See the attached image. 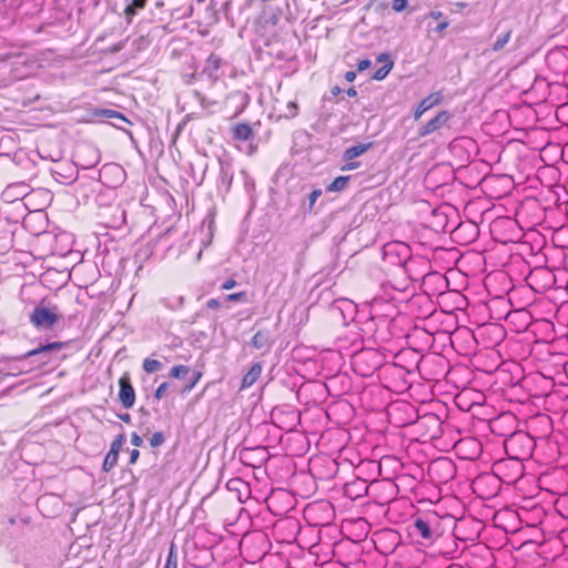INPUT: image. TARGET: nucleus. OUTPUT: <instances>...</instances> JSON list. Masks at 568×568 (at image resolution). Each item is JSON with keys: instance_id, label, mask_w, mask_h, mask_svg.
Returning a JSON list of instances; mask_svg holds the SVG:
<instances>
[{"instance_id": "nucleus-1", "label": "nucleus", "mask_w": 568, "mask_h": 568, "mask_svg": "<svg viewBox=\"0 0 568 568\" xmlns=\"http://www.w3.org/2000/svg\"><path fill=\"white\" fill-rule=\"evenodd\" d=\"M534 443L525 433H515L505 440L506 450L513 456L493 466L494 474L506 485L516 484L524 475L523 459L531 454Z\"/></svg>"}, {"instance_id": "nucleus-2", "label": "nucleus", "mask_w": 568, "mask_h": 568, "mask_svg": "<svg viewBox=\"0 0 568 568\" xmlns=\"http://www.w3.org/2000/svg\"><path fill=\"white\" fill-rule=\"evenodd\" d=\"M382 363L381 354L373 348L362 349L352 357L354 371L363 377L372 376L382 366Z\"/></svg>"}, {"instance_id": "nucleus-3", "label": "nucleus", "mask_w": 568, "mask_h": 568, "mask_svg": "<svg viewBox=\"0 0 568 568\" xmlns=\"http://www.w3.org/2000/svg\"><path fill=\"white\" fill-rule=\"evenodd\" d=\"M60 315L57 305L49 307L42 300L30 313L29 321L32 326L38 331H50L59 322Z\"/></svg>"}, {"instance_id": "nucleus-4", "label": "nucleus", "mask_w": 568, "mask_h": 568, "mask_svg": "<svg viewBox=\"0 0 568 568\" xmlns=\"http://www.w3.org/2000/svg\"><path fill=\"white\" fill-rule=\"evenodd\" d=\"M416 428L425 439H435L440 434V423L436 415H424L416 422Z\"/></svg>"}, {"instance_id": "nucleus-5", "label": "nucleus", "mask_w": 568, "mask_h": 568, "mask_svg": "<svg viewBox=\"0 0 568 568\" xmlns=\"http://www.w3.org/2000/svg\"><path fill=\"white\" fill-rule=\"evenodd\" d=\"M119 400L121 405L126 409L132 408L135 404V390L129 373H124L119 378Z\"/></svg>"}, {"instance_id": "nucleus-6", "label": "nucleus", "mask_w": 568, "mask_h": 568, "mask_svg": "<svg viewBox=\"0 0 568 568\" xmlns=\"http://www.w3.org/2000/svg\"><path fill=\"white\" fill-rule=\"evenodd\" d=\"M429 473L442 483H446L455 475V465L448 458H439L429 465Z\"/></svg>"}, {"instance_id": "nucleus-7", "label": "nucleus", "mask_w": 568, "mask_h": 568, "mask_svg": "<svg viewBox=\"0 0 568 568\" xmlns=\"http://www.w3.org/2000/svg\"><path fill=\"white\" fill-rule=\"evenodd\" d=\"M450 119V112L447 110H442L419 129V135L427 136L436 131H439L440 129L447 125Z\"/></svg>"}, {"instance_id": "nucleus-8", "label": "nucleus", "mask_w": 568, "mask_h": 568, "mask_svg": "<svg viewBox=\"0 0 568 568\" xmlns=\"http://www.w3.org/2000/svg\"><path fill=\"white\" fill-rule=\"evenodd\" d=\"M65 346H67L65 342L48 343L45 345H41V346H39L37 348L30 349L29 352L23 354L20 358H29V357H33V356H37V355H42L43 359L41 361L40 366H44V365L49 364L50 361H51V358L49 356L50 352L61 351Z\"/></svg>"}, {"instance_id": "nucleus-9", "label": "nucleus", "mask_w": 568, "mask_h": 568, "mask_svg": "<svg viewBox=\"0 0 568 568\" xmlns=\"http://www.w3.org/2000/svg\"><path fill=\"white\" fill-rule=\"evenodd\" d=\"M124 442V435H118L111 443L110 450L104 457L102 469L104 473H110L118 464L119 453Z\"/></svg>"}, {"instance_id": "nucleus-10", "label": "nucleus", "mask_w": 568, "mask_h": 568, "mask_svg": "<svg viewBox=\"0 0 568 568\" xmlns=\"http://www.w3.org/2000/svg\"><path fill=\"white\" fill-rule=\"evenodd\" d=\"M433 520L434 518L429 516L416 517L413 524L414 532L424 540L432 541L434 539Z\"/></svg>"}, {"instance_id": "nucleus-11", "label": "nucleus", "mask_w": 568, "mask_h": 568, "mask_svg": "<svg viewBox=\"0 0 568 568\" xmlns=\"http://www.w3.org/2000/svg\"><path fill=\"white\" fill-rule=\"evenodd\" d=\"M443 97L440 92H433L424 98L414 112V119L418 120L426 111L442 103Z\"/></svg>"}, {"instance_id": "nucleus-12", "label": "nucleus", "mask_w": 568, "mask_h": 568, "mask_svg": "<svg viewBox=\"0 0 568 568\" xmlns=\"http://www.w3.org/2000/svg\"><path fill=\"white\" fill-rule=\"evenodd\" d=\"M262 369L263 368H262L261 363L252 364L250 369L247 371V373L242 378L240 389L243 390V389H247L251 386H253L257 382V379L261 377Z\"/></svg>"}, {"instance_id": "nucleus-13", "label": "nucleus", "mask_w": 568, "mask_h": 568, "mask_svg": "<svg viewBox=\"0 0 568 568\" xmlns=\"http://www.w3.org/2000/svg\"><path fill=\"white\" fill-rule=\"evenodd\" d=\"M368 491V486L365 480L357 479L353 483H348L345 486V493L352 499H356L362 497L364 494Z\"/></svg>"}, {"instance_id": "nucleus-14", "label": "nucleus", "mask_w": 568, "mask_h": 568, "mask_svg": "<svg viewBox=\"0 0 568 568\" xmlns=\"http://www.w3.org/2000/svg\"><path fill=\"white\" fill-rule=\"evenodd\" d=\"M377 60L379 62H384V64H383V67H381L378 70L375 71V73L373 74V79L381 81V80H384L388 75V73L390 72V70L394 67V62L390 60L389 55H387L385 53H382L377 58Z\"/></svg>"}, {"instance_id": "nucleus-15", "label": "nucleus", "mask_w": 568, "mask_h": 568, "mask_svg": "<svg viewBox=\"0 0 568 568\" xmlns=\"http://www.w3.org/2000/svg\"><path fill=\"white\" fill-rule=\"evenodd\" d=\"M233 139L248 141L253 136V130L247 123H237L232 128Z\"/></svg>"}, {"instance_id": "nucleus-16", "label": "nucleus", "mask_w": 568, "mask_h": 568, "mask_svg": "<svg viewBox=\"0 0 568 568\" xmlns=\"http://www.w3.org/2000/svg\"><path fill=\"white\" fill-rule=\"evenodd\" d=\"M369 146H371V144H358V145L348 148L347 150H345V152L343 154V159L345 161H351L355 158H358L362 154H364L368 150Z\"/></svg>"}, {"instance_id": "nucleus-17", "label": "nucleus", "mask_w": 568, "mask_h": 568, "mask_svg": "<svg viewBox=\"0 0 568 568\" xmlns=\"http://www.w3.org/2000/svg\"><path fill=\"white\" fill-rule=\"evenodd\" d=\"M268 333L258 331L251 339V344L254 348L261 349L268 344Z\"/></svg>"}, {"instance_id": "nucleus-18", "label": "nucleus", "mask_w": 568, "mask_h": 568, "mask_svg": "<svg viewBox=\"0 0 568 568\" xmlns=\"http://www.w3.org/2000/svg\"><path fill=\"white\" fill-rule=\"evenodd\" d=\"M142 368L148 374H153L162 368V363L155 358L146 357L142 363Z\"/></svg>"}, {"instance_id": "nucleus-19", "label": "nucleus", "mask_w": 568, "mask_h": 568, "mask_svg": "<svg viewBox=\"0 0 568 568\" xmlns=\"http://www.w3.org/2000/svg\"><path fill=\"white\" fill-rule=\"evenodd\" d=\"M349 181V176H337L334 181L327 186L328 192H339L347 186Z\"/></svg>"}, {"instance_id": "nucleus-20", "label": "nucleus", "mask_w": 568, "mask_h": 568, "mask_svg": "<svg viewBox=\"0 0 568 568\" xmlns=\"http://www.w3.org/2000/svg\"><path fill=\"white\" fill-rule=\"evenodd\" d=\"M109 174H116L119 179L124 175V171L118 165H104L100 172L101 179H104V183H108L106 176Z\"/></svg>"}, {"instance_id": "nucleus-21", "label": "nucleus", "mask_w": 568, "mask_h": 568, "mask_svg": "<svg viewBox=\"0 0 568 568\" xmlns=\"http://www.w3.org/2000/svg\"><path fill=\"white\" fill-rule=\"evenodd\" d=\"M190 367L186 365H174L169 372V377L182 379L190 373Z\"/></svg>"}, {"instance_id": "nucleus-22", "label": "nucleus", "mask_w": 568, "mask_h": 568, "mask_svg": "<svg viewBox=\"0 0 568 568\" xmlns=\"http://www.w3.org/2000/svg\"><path fill=\"white\" fill-rule=\"evenodd\" d=\"M178 550L176 546L172 542L166 556L164 568H178Z\"/></svg>"}, {"instance_id": "nucleus-23", "label": "nucleus", "mask_w": 568, "mask_h": 568, "mask_svg": "<svg viewBox=\"0 0 568 568\" xmlns=\"http://www.w3.org/2000/svg\"><path fill=\"white\" fill-rule=\"evenodd\" d=\"M511 33H513V31L508 30L507 32H505L504 34L498 37V39L493 44V50L494 51L503 50L505 48V45L509 42V40L511 38Z\"/></svg>"}, {"instance_id": "nucleus-24", "label": "nucleus", "mask_w": 568, "mask_h": 568, "mask_svg": "<svg viewBox=\"0 0 568 568\" xmlns=\"http://www.w3.org/2000/svg\"><path fill=\"white\" fill-rule=\"evenodd\" d=\"M164 443V436L162 433L156 432L150 438V445L153 448L160 447Z\"/></svg>"}, {"instance_id": "nucleus-25", "label": "nucleus", "mask_w": 568, "mask_h": 568, "mask_svg": "<svg viewBox=\"0 0 568 568\" xmlns=\"http://www.w3.org/2000/svg\"><path fill=\"white\" fill-rule=\"evenodd\" d=\"M169 387H170V385L166 382L160 384L158 386V388L155 389V392H154V398L156 400H160L165 395V393L168 392Z\"/></svg>"}, {"instance_id": "nucleus-26", "label": "nucleus", "mask_w": 568, "mask_h": 568, "mask_svg": "<svg viewBox=\"0 0 568 568\" xmlns=\"http://www.w3.org/2000/svg\"><path fill=\"white\" fill-rule=\"evenodd\" d=\"M375 537L377 540L384 539V538H392L395 542L397 540V535L393 530H383L375 534Z\"/></svg>"}, {"instance_id": "nucleus-27", "label": "nucleus", "mask_w": 568, "mask_h": 568, "mask_svg": "<svg viewBox=\"0 0 568 568\" xmlns=\"http://www.w3.org/2000/svg\"><path fill=\"white\" fill-rule=\"evenodd\" d=\"M201 377H202V374L200 372L194 373L192 381L184 387V392H187V393L191 392L195 387V385L199 383Z\"/></svg>"}, {"instance_id": "nucleus-28", "label": "nucleus", "mask_w": 568, "mask_h": 568, "mask_svg": "<svg viewBox=\"0 0 568 568\" xmlns=\"http://www.w3.org/2000/svg\"><path fill=\"white\" fill-rule=\"evenodd\" d=\"M407 7V0H393L392 8L396 12L403 11Z\"/></svg>"}, {"instance_id": "nucleus-29", "label": "nucleus", "mask_w": 568, "mask_h": 568, "mask_svg": "<svg viewBox=\"0 0 568 568\" xmlns=\"http://www.w3.org/2000/svg\"><path fill=\"white\" fill-rule=\"evenodd\" d=\"M245 297V292H236L226 295V301L229 302H240Z\"/></svg>"}, {"instance_id": "nucleus-30", "label": "nucleus", "mask_w": 568, "mask_h": 568, "mask_svg": "<svg viewBox=\"0 0 568 568\" xmlns=\"http://www.w3.org/2000/svg\"><path fill=\"white\" fill-rule=\"evenodd\" d=\"M322 195V190L315 189L310 193V207L312 209L317 199Z\"/></svg>"}, {"instance_id": "nucleus-31", "label": "nucleus", "mask_w": 568, "mask_h": 568, "mask_svg": "<svg viewBox=\"0 0 568 568\" xmlns=\"http://www.w3.org/2000/svg\"><path fill=\"white\" fill-rule=\"evenodd\" d=\"M359 165H361L359 162H353L352 160L346 161V163L342 166V171H352V170L359 168Z\"/></svg>"}, {"instance_id": "nucleus-32", "label": "nucleus", "mask_w": 568, "mask_h": 568, "mask_svg": "<svg viewBox=\"0 0 568 568\" xmlns=\"http://www.w3.org/2000/svg\"><path fill=\"white\" fill-rule=\"evenodd\" d=\"M237 284V282L234 280V278H229L227 281H225L222 285H221V288L223 291H229V290H232L233 287H235Z\"/></svg>"}, {"instance_id": "nucleus-33", "label": "nucleus", "mask_w": 568, "mask_h": 568, "mask_svg": "<svg viewBox=\"0 0 568 568\" xmlns=\"http://www.w3.org/2000/svg\"><path fill=\"white\" fill-rule=\"evenodd\" d=\"M371 67V61L368 59H363L357 63V70L363 72Z\"/></svg>"}, {"instance_id": "nucleus-34", "label": "nucleus", "mask_w": 568, "mask_h": 568, "mask_svg": "<svg viewBox=\"0 0 568 568\" xmlns=\"http://www.w3.org/2000/svg\"><path fill=\"white\" fill-rule=\"evenodd\" d=\"M206 307L211 310H217L221 307V302L217 298H210L206 302Z\"/></svg>"}, {"instance_id": "nucleus-35", "label": "nucleus", "mask_w": 568, "mask_h": 568, "mask_svg": "<svg viewBox=\"0 0 568 568\" xmlns=\"http://www.w3.org/2000/svg\"><path fill=\"white\" fill-rule=\"evenodd\" d=\"M143 440L142 438L136 434V433H133L131 435V444L135 447H140L142 445Z\"/></svg>"}, {"instance_id": "nucleus-36", "label": "nucleus", "mask_w": 568, "mask_h": 568, "mask_svg": "<svg viewBox=\"0 0 568 568\" xmlns=\"http://www.w3.org/2000/svg\"><path fill=\"white\" fill-rule=\"evenodd\" d=\"M139 456H140V452L138 449H132L130 452V459H129V464L133 465L138 462L139 459Z\"/></svg>"}, {"instance_id": "nucleus-37", "label": "nucleus", "mask_w": 568, "mask_h": 568, "mask_svg": "<svg viewBox=\"0 0 568 568\" xmlns=\"http://www.w3.org/2000/svg\"><path fill=\"white\" fill-rule=\"evenodd\" d=\"M146 1L148 0H133L131 3L133 4V7H135L136 9H143L146 4Z\"/></svg>"}, {"instance_id": "nucleus-38", "label": "nucleus", "mask_w": 568, "mask_h": 568, "mask_svg": "<svg viewBox=\"0 0 568 568\" xmlns=\"http://www.w3.org/2000/svg\"><path fill=\"white\" fill-rule=\"evenodd\" d=\"M344 78L347 82H353L355 79H356V72L354 71H347L345 74H344Z\"/></svg>"}, {"instance_id": "nucleus-39", "label": "nucleus", "mask_w": 568, "mask_h": 568, "mask_svg": "<svg viewBox=\"0 0 568 568\" xmlns=\"http://www.w3.org/2000/svg\"><path fill=\"white\" fill-rule=\"evenodd\" d=\"M135 10H136V8L133 7L132 3H130L129 6L125 7L124 13L128 14V16H134L135 14Z\"/></svg>"}, {"instance_id": "nucleus-40", "label": "nucleus", "mask_w": 568, "mask_h": 568, "mask_svg": "<svg viewBox=\"0 0 568 568\" xmlns=\"http://www.w3.org/2000/svg\"><path fill=\"white\" fill-rule=\"evenodd\" d=\"M346 94H347L348 97H351V98H354V97H356V95H357V91H356V89H355L354 87H352V88H348V89L346 90Z\"/></svg>"}, {"instance_id": "nucleus-41", "label": "nucleus", "mask_w": 568, "mask_h": 568, "mask_svg": "<svg viewBox=\"0 0 568 568\" xmlns=\"http://www.w3.org/2000/svg\"><path fill=\"white\" fill-rule=\"evenodd\" d=\"M447 26H448V22H447V21H444V22L439 23V24L436 27V31H437V32H442V31H444V30L447 28Z\"/></svg>"}, {"instance_id": "nucleus-42", "label": "nucleus", "mask_w": 568, "mask_h": 568, "mask_svg": "<svg viewBox=\"0 0 568 568\" xmlns=\"http://www.w3.org/2000/svg\"><path fill=\"white\" fill-rule=\"evenodd\" d=\"M342 90L338 85H335L331 89V93L334 95V97H337L338 94H341Z\"/></svg>"}, {"instance_id": "nucleus-43", "label": "nucleus", "mask_w": 568, "mask_h": 568, "mask_svg": "<svg viewBox=\"0 0 568 568\" xmlns=\"http://www.w3.org/2000/svg\"><path fill=\"white\" fill-rule=\"evenodd\" d=\"M430 17L435 20L440 19L443 17V13L440 11H432Z\"/></svg>"}, {"instance_id": "nucleus-44", "label": "nucleus", "mask_w": 568, "mask_h": 568, "mask_svg": "<svg viewBox=\"0 0 568 568\" xmlns=\"http://www.w3.org/2000/svg\"><path fill=\"white\" fill-rule=\"evenodd\" d=\"M120 418L125 422V423H130L131 420V417L129 414H124V415H120Z\"/></svg>"}, {"instance_id": "nucleus-45", "label": "nucleus", "mask_w": 568, "mask_h": 568, "mask_svg": "<svg viewBox=\"0 0 568 568\" xmlns=\"http://www.w3.org/2000/svg\"><path fill=\"white\" fill-rule=\"evenodd\" d=\"M564 369H565L566 375L568 376V362H567V363H565V365H564Z\"/></svg>"}, {"instance_id": "nucleus-46", "label": "nucleus", "mask_w": 568, "mask_h": 568, "mask_svg": "<svg viewBox=\"0 0 568 568\" xmlns=\"http://www.w3.org/2000/svg\"><path fill=\"white\" fill-rule=\"evenodd\" d=\"M559 53H560V52H552V53L549 55V58H548V59L550 60V59L555 58V57H556L557 54H559Z\"/></svg>"}, {"instance_id": "nucleus-47", "label": "nucleus", "mask_w": 568, "mask_h": 568, "mask_svg": "<svg viewBox=\"0 0 568 568\" xmlns=\"http://www.w3.org/2000/svg\"><path fill=\"white\" fill-rule=\"evenodd\" d=\"M316 507H317L316 505L310 506V507L307 508V511H313V510H315V508H316Z\"/></svg>"}, {"instance_id": "nucleus-48", "label": "nucleus", "mask_w": 568, "mask_h": 568, "mask_svg": "<svg viewBox=\"0 0 568 568\" xmlns=\"http://www.w3.org/2000/svg\"><path fill=\"white\" fill-rule=\"evenodd\" d=\"M524 447H525V445H524V444H519V445L517 446V449H518V450H523V449H524Z\"/></svg>"}, {"instance_id": "nucleus-49", "label": "nucleus", "mask_w": 568, "mask_h": 568, "mask_svg": "<svg viewBox=\"0 0 568 568\" xmlns=\"http://www.w3.org/2000/svg\"><path fill=\"white\" fill-rule=\"evenodd\" d=\"M248 541H250V539H248V538H245V539L242 541V544H241V545H242V546H243V545H246Z\"/></svg>"}, {"instance_id": "nucleus-50", "label": "nucleus", "mask_w": 568, "mask_h": 568, "mask_svg": "<svg viewBox=\"0 0 568 568\" xmlns=\"http://www.w3.org/2000/svg\"><path fill=\"white\" fill-rule=\"evenodd\" d=\"M113 115L121 116L116 111H111Z\"/></svg>"}]
</instances>
